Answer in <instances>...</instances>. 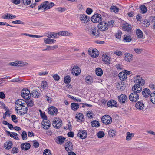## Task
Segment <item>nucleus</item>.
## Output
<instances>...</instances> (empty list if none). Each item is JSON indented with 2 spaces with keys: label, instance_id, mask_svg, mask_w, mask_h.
I'll use <instances>...</instances> for the list:
<instances>
[{
  "label": "nucleus",
  "instance_id": "38",
  "mask_svg": "<svg viewBox=\"0 0 155 155\" xmlns=\"http://www.w3.org/2000/svg\"><path fill=\"white\" fill-rule=\"evenodd\" d=\"M86 82L88 84H90L92 82V78L91 76H87L85 78Z\"/></svg>",
  "mask_w": 155,
  "mask_h": 155
},
{
  "label": "nucleus",
  "instance_id": "31",
  "mask_svg": "<svg viewBox=\"0 0 155 155\" xmlns=\"http://www.w3.org/2000/svg\"><path fill=\"white\" fill-rule=\"evenodd\" d=\"M25 103L28 108L31 107L34 105V102L31 100H26Z\"/></svg>",
  "mask_w": 155,
  "mask_h": 155
},
{
  "label": "nucleus",
  "instance_id": "15",
  "mask_svg": "<svg viewBox=\"0 0 155 155\" xmlns=\"http://www.w3.org/2000/svg\"><path fill=\"white\" fill-rule=\"evenodd\" d=\"M65 148L68 152L71 151L73 149V145L72 143L70 141L66 142L65 144Z\"/></svg>",
  "mask_w": 155,
  "mask_h": 155
},
{
  "label": "nucleus",
  "instance_id": "23",
  "mask_svg": "<svg viewBox=\"0 0 155 155\" xmlns=\"http://www.w3.org/2000/svg\"><path fill=\"white\" fill-rule=\"evenodd\" d=\"M43 122H44V123L42 124L43 127L44 129H48L50 126V121L47 119H46L43 120V121L42 122V123Z\"/></svg>",
  "mask_w": 155,
  "mask_h": 155
},
{
  "label": "nucleus",
  "instance_id": "63",
  "mask_svg": "<svg viewBox=\"0 0 155 155\" xmlns=\"http://www.w3.org/2000/svg\"><path fill=\"white\" fill-rule=\"evenodd\" d=\"M12 23L16 24H23V22L19 20L13 21Z\"/></svg>",
  "mask_w": 155,
  "mask_h": 155
},
{
  "label": "nucleus",
  "instance_id": "5",
  "mask_svg": "<svg viewBox=\"0 0 155 155\" xmlns=\"http://www.w3.org/2000/svg\"><path fill=\"white\" fill-rule=\"evenodd\" d=\"M91 20L93 22L97 23L101 21L102 19L100 14H94L91 18Z\"/></svg>",
  "mask_w": 155,
  "mask_h": 155
},
{
  "label": "nucleus",
  "instance_id": "40",
  "mask_svg": "<svg viewBox=\"0 0 155 155\" xmlns=\"http://www.w3.org/2000/svg\"><path fill=\"white\" fill-rule=\"evenodd\" d=\"M25 104H17L16 103H15V108L16 110L18 111V110H20L22 108H21V107H25V105H24Z\"/></svg>",
  "mask_w": 155,
  "mask_h": 155
},
{
  "label": "nucleus",
  "instance_id": "52",
  "mask_svg": "<svg viewBox=\"0 0 155 155\" xmlns=\"http://www.w3.org/2000/svg\"><path fill=\"white\" fill-rule=\"evenodd\" d=\"M11 118L12 120L14 122H15V123H16L18 122V120H16L17 118L16 116V115H12L11 116Z\"/></svg>",
  "mask_w": 155,
  "mask_h": 155
},
{
  "label": "nucleus",
  "instance_id": "45",
  "mask_svg": "<svg viewBox=\"0 0 155 155\" xmlns=\"http://www.w3.org/2000/svg\"><path fill=\"white\" fill-rule=\"evenodd\" d=\"M62 121L61 120L58 121V123L56 124L53 126L55 128H59L62 126Z\"/></svg>",
  "mask_w": 155,
  "mask_h": 155
},
{
  "label": "nucleus",
  "instance_id": "61",
  "mask_svg": "<svg viewBox=\"0 0 155 155\" xmlns=\"http://www.w3.org/2000/svg\"><path fill=\"white\" fill-rule=\"evenodd\" d=\"M134 50L135 52L137 54H140L141 53L143 50L141 48H136L134 49Z\"/></svg>",
  "mask_w": 155,
  "mask_h": 155
},
{
  "label": "nucleus",
  "instance_id": "21",
  "mask_svg": "<svg viewBox=\"0 0 155 155\" xmlns=\"http://www.w3.org/2000/svg\"><path fill=\"white\" fill-rule=\"evenodd\" d=\"M9 64L12 66H23L25 65V64L21 61H18L11 62L9 63Z\"/></svg>",
  "mask_w": 155,
  "mask_h": 155
},
{
  "label": "nucleus",
  "instance_id": "28",
  "mask_svg": "<svg viewBox=\"0 0 155 155\" xmlns=\"http://www.w3.org/2000/svg\"><path fill=\"white\" fill-rule=\"evenodd\" d=\"M132 41V38L130 35H125L123 36V41L124 42H130Z\"/></svg>",
  "mask_w": 155,
  "mask_h": 155
},
{
  "label": "nucleus",
  "instance_id": "14",
  "mask_svg": "<svg viewBox=\"0 0 155 155\" xmlns=\"http://www.w3.org/2000/svg\"><path fill=\"white\" fill-rule=\"evenodd\" d=\"M80 19L82 22L87 23L90 20V18L86 15L84 14H81L80 15Z\"/></svg>",
  "mask_w": 155,
  "mask_h": 155
},
{
  "label": "nucleus",
  "instance_id": "51",
  "mask_svg": "<svg viewBox=\"0 0 155 155\" xmlns=\"http://www.w3.org/2000/svg\"><path fill=\"white\" fill-rule=\"evenodd\" d=\"M43 155H51V151L49 149H45L43 152Z\"/></svg>",
  "mask_w": 155,
  "mask_h": 155
},
{
  "label": "nucleus",
  "instance_id": "48",
  "mask_svg": "<svg viewBox=\"0 0 155 155\" xmlns=\"http://www.w3.org/2000/svg\"><path fill=\"white\" fill-rule=\"evenodd\" d=\"M98 137L101 138L104 136V134L103 131H99L97 134Z\"/></svg>",
  "mask_w": 155,
  "mask_h": 155
},
{
  "label": "nucleus",
  "instance_id": "58",
  "mask_svg": "<svg viewBox=\"0 0 155 155\" xmlns=\"http://www.w3.org/2000/svg\"><path fill=\"white\" fill-rule=\"evenodd\" d=\"M18 152V148L15 147H13L12 150V153L14 154L17 153Z\"/></svg>",
  "mask_w": 155,
  "mask_h": 155
},
{
  "label": "nucleus",
  "instance_id": "32",
  "mask_svg": "<svg viewBox=\"0 0 155 155\" xmlns=\"http://www.w3.org/2000/svg\"><path fill=\"white\" fill-rule=\"evenodd\" d=\"M79 107V105L75 103H72L71 104V109L73 110H77Z\"/></svg>",
  "mask_w": 155,
  "mask_h": 155
},
{
  "label": "nucleus",
  "instance_id": "25",
  "mask_svg": "<svg viewBox=\"0 0 155 155\" xmlns=\"http://www.w3.org/2000/svg\"><path fill=\"white\" fill-rule=\"evenodd\" d=\"M107 105L108 107H117L118 106V104L116 101L113 100H111L109 101L107 103Z\"/></svg>",
  "mask_w": 155,
  "mask_h": 155
},
{
  "label": "nucleus",
  "instance_id": "59",
  "mask_svg": "<svg viewBox=\"0 0 155 155\" xmlns=\"http://www.w3.org/2000/svg\"><path fill=\"white\" fill-rule=\"evenodd\" d=\"M114 21H110L108 22L107 23V25L108 29L109 27H112L114 25Z\"/></svg>",
  "mask_w": 155,
  "mask_h": 155
},
{
  "label": "nucleus",
  "instance_id": "12",
  "mask_svg": "<svg viewBox=\"0 0 155 155\" xmlns=\"http://www.w3.org/2000/svg\"><path fill=\"white\" fill-rule=\"evenodd\" d=\"M77 136L81 139H85L87 136L86 131L85 130H79Z\"/></svg>",
  "mask_w": 155,
  "mask_h": 155
},
{
  "label": "nucleus",
  "instance_id": "54",
  "mask_svg": "<svg viewBox=\"0 0 155 155\" xmlns=\"http://www.w3.org/2000/svg\"><path fill=\"white\" fill-rule=\"evenodd\" d=\"M22 3L26 5H29L31 3V0H22Z\"/></svg>",
  "mask_w": 155,
  "mask_h": 155
},
{
  "label": "nucleus",
  "instance_id": "20",
  "mask_svg": "<svg viewBox=\"0 0 155 155\" xmlns=\"http://www.w3.org/2000/svg\"><path fill=\"white\" fill-rule=\"evenodd\" d=\"M31 145L29 143L26 142L22 143L21 145V149L23 150H27L30 148Z\"/></svg>",
  "mask_w": 155,
  "mask_h": 155
},
{
  "label": "nucleus",
  "instance_id": "27",
  "mask_svg": "<svg viewBox=\"0 0 155 155\" xmlns=\"http://www.w3.org/2000/svg\"><path fill=\"white\" fill-rule=\"evenodd\" d=\"M122 27L124 31H129L131 30V25L127 23H124Z\"/></svg>",
  "mask_w": 155,
  "mask_h": 155
},
{
  "label": "nucleus",
  "instance_id": "8",
  "mask_svg": "<svg viewBox=\"0 0 155 155\" xmlns=\"http://www.w3.org/2000/svg\"><path fill=\"white\" fill-rule=\"evenodd\" d=\"M98 28L102 31H105L108 29L107 25L105 22H100L98 25Z\"/></svg>",
  "mask_w": 155,
  "mask_h": 155
},
{
  "label": "nucleus",
  "instance_id": "30",
  "mask_svg": "<svg viewBox=\"0 0 155 155\" xmlns=\"http://www.w3.org/2000/svg\"><path fill=\"white\" fill-rule=\"evenodd\" d=\"M119 77L120 80L124 81L126 79L127 75L124 72H121L119 74Z\"/></svg>",
  "mask_w": 155,
  "mask_h": 155
},
{
  "label": "nucleus",
  "instance_id": "18",
  "mask_svg": "<svg viewBox=\"0 0 155 155\" xmlns=\"http://www.w3.org/2000/svg\"><path fill=\"white\" fill-rule=\"evenodd\" d=\"M80 68L78 66H74L72 69L71 73L73 75L77 76L80 74Z\"/></svg>",
  "mask_w": 155,
  "mask_h": 155
},
{
  "label": "nucleus",
  "instance_id": "39",
  "mask_svg": "<svg viewBox=\"0 0 155 155\" xmlns=\"http://www.w3.org/2000/svg\"><path fill=\"white\" fill-rule=\"evenodd\" d=\"M91 125L93 127H97L100 126V123L98 121L94 120L91 122Z\"/></svg>",
  "mask_w": 155,
  "mask_h": 155
},
{
  "label": "nucleus",
  "instance_id": "19",
  "mask_svg": "<svg viewBox=\"0 0 155 155\" xmlns=\"http://www.w3.org/2000/svg\"><path fill=\"white\" fill-rule=\"evenodd\" d=\"M102 58L103 62L106 64H110V60L111 58L106 54H104L102 57Z\"/></svg>",
  "mask_w": 155,
  "mask_h": 155
},
{
  "label": "nucleus",
  "instance_id": "22",
  "mask_svg": "<svg viewBox=\"0 0 155 155\" xmlns=\"http://www.w3.org/2000/svg\"><path fill=\"white\" fill-rule=\"evenodd\" d=\"M57 34V33L51 32H48L45 33L44 35L47 37L50 38H54L56 37Z\"/></svg>",
  "mask_w": 155,
  "mask_h": 155
},
{
  "label": "nucleus",
  "instance_id": "44",
  "mask_svg": "<svg viewBox=\"0 0 155 155\" xmlns=\"http://www.w3.org/2000/svg\"><path fill=\"white\" fill-rule=\"evenodd\" d=\"M47 47L48 48V51L51 50H54L56 48H57L58 47L57 45H55L53 46H47Z\"/></svg>",
  "mask_w": 155,
  "mask_h": 155
},
{
  "label": "nucleus",
  "instance_id": "41",
  "mask_svg": "<svg viewBox=\"0 0 155 155\" xmlns=\"http://www.w3.org/2000/svg\"><path fill=\"white\" fill-rule=\"evenodd\" d=\"M122 35V33L120 31H118L117 33H116L115 36L116 38L120 40L121 38V36Z\"/></svg>",
  "mask_w": 155,
  "mask_h": 155
},
{
  "label": "nucleus",
  "instance_id": "13",
  "mask_svg": "<svg viewBox=\"0 0 155 155\" xmlns=\"http://www.w3.org/2000/svg\"><path fill=\"white\" fill-rule=\"evenodd\" d=\"M133 57V55L128 53H125L124 55V58L127 62H130L132 61Z\"/></svg>",
  "mask_w": 155,
  "mask_h": 155
},
{
  "label": "nucleus",
  "instance_id": "7",
  "mask_svg": "<svg viewBox=\"0 0 155 155\" xmlns=\"http://www.w3.org/2000/svg\"><path fill=\"white\" fill-rule=\"evenodd\" d=\"M21 95L23 98L26 99H29L31 96L30 92L28 89H23L22 90Z\"/></svg>",
  "mask_w": 155,
  "mask_h": 155
},
{
  "label": "nucleus",
  "instance_id": "17",
  "mask_svg": "<svg viewBox=\"0 0 155 155\" xmlns=\"http://www.w3.org/2000/svg\"><path fill=\"white\" fill-rule=\"evenodd\" d=\"M144 104L143 102L139 101L137 102L135 104L136 107L140 110H142L144 108Z\"/></svg>",
  "mask_w": 155,
  "mask_h": 155
},
{
  "label": "nucleus",
  "instance_id": "26",
  "mask_svg": "<svg viewBox=\"0 0 155 155\" xmlns=\"http://www.w3.org/2000/svg\"><path fill=\"white\" fill-rule=\"evenodd\" d=\"M28 107L27 106V105L25 106V107H21V108H22L21 110H21V111H20L19 112V114H20V115L21 116H23L25 114H26L27 112V110H28Z\"/></svg>",
  "mask_w": 155,
  "mask_h": 155
},
{
  "label": "nucleus",
  "instance_id": "10",
  "mask_svg": "<svg viewBox=\"0 0 155 155\" xmlns=\"http://www.w3.org/2000/svg\"><path fill=\"white\" fill-rule=\"evenodd\" d=\"M49 114L52 115H56L58 113V109L55 107L51 106L48 109Z\"/></svg>",
  "mask_w": 155,
  "mask_h": 155
},
{
  "label": "nucleus",
  "instance_id": "36",
  "mask_svg": "<svg viewBox=\"0 0 155 155\" xmlns=\"http://www.w3.org/2000/svg\"><path fill=\"white\" fill-rule=\"evenodd\" d=\"M32 95L34 97L36 98L40 95L39 91H37L36 90H33L32 91Z\"/></svg>",
  "mask_w": 155,
  "mask_h": 155
},
{
  "label": "nucleus",
  "instance_id": "49",
  "mask_svg": "<svg viewBox=\"0 0 155 155\" xmlns=\"http://www.w3.org/2000/svg\"><path fill=\"white\" fill-rule=\"evenodd\" d=\"M22 139L23 140H25L27 139V134L26 132L23 131L21 134Z\"/></svg>",
  "mask_w": 155,
  "mask_h": 155
},
{
  "label": "nucleus",
  "instance_id": "11",
  "mask_svg": "<svg viewBox=\"0 0 155 155\" xmlns=\"http://www.w3.org/2000/svg\"><path fill=\"white\" fill-rule=\"evenodd\" d=\"M89 54L91 57L95 58L97 57L99 53L96 49H90L88 51Z\"/></svg>",
  "mask_w": 155,
  "mask_h": 155
},
{
  "label": "nucleus",
  "instance_id": "37",
  "mask_svg": "<svg viewBox=\"0 0 155 155\" xmlns=\"http://www.w3.org/2000/svg\"><path fill=\"white\" fill-rule=\"evenodd\" d=\"M136 34L137 37L139 38H141L143 37V33L141 30L137 29L136 31Z\"/></svg>",
  "mask_w": 155,
  "mask_h": 155
},
{
  "label": "nucleus",
  "instance_id": "16",
  "mask_svg": "<svg viewBox=\"0 0 155 155\" xmlns=\"http://www.w3.org/2000/svg\"><path fill=\"white\" fill-rule=\"evenodd\" d=\"M65 139V138L63 136H59L55 139V140L57 144L61 145L64 143Z\"/></svg>",
  "mask_w": 155,
  "mask_h": 155
},
{
  "label": "nucleus",
  "instance_id": "46",
  "mask_svg": "<svg viewBox=\"0 0 155 155\" xmlns=\"http://www.w3.org/2000/svg\"><path fill=\"white\" fill-rule=\"evenodd\" d=\"M126 140L127 141L130 140L132 138V134H131L130 133L127 132L126 133Z\"/></svg>",
  "mask_w": 155,
  "mask_h": 155
},
{
  "label": "nucleus",
  "instance_id": "42",
  "mask_svg": "<svg viewBox=\"0 0 155 155\" xmlns=\"http://www.w3.org/2000/svg\"><path fill=\"white\" fill-rule=\"evenodd\" d=\"M140 8L142 14L145 13L147 10V8L145 5H141L140 6Z\"/></svg>",
  "mask_w": 155,
  "mask_h": 155
},
{
  "label": "nucleus",
  "instance_id": "60",
  "mask_svg": "<svg viewBox=\"0 0 155 155\" xmlns=\"http://www.w3.org/2000/svg\"><path fill=\"white\" fill-rule=\"evenodd\" d=\"M114 53L115 54L118 56H121L122 55V53L121 51H119L117 50L114 52Z\"/></svg>",
  "mask_w": 155,
  "mask_h": 155
},
{
  "label": "nucleus",
  "instance_id": "35",
  "mask_svg": "<svg viewBox=\"0 0 155 155\" xmlns=\"http://www.w3.org/2000/svg\"><path fill=\"white\" fill-rule=\"evenodd\" d=\"M95 72L96 74L99 76H101L103 73L102 69L100 68H97L96 69Z\"/></svg>",
  "mask_w": 155,
  "mask_h": 155
},
{
  "label": "nucleus",
  "instance_id": "34",
  "mask_svg": "<svg viewBox=\"0 0 155 155\" xmlns=\"http://www.w3.org/2000/svg\"><path fill=\"white\" fill-rule=\"evenodd\" d=\"M84 118V116L83 114L79 113L76 114V118L77 119L78 121H79V120L81 121L82 119H83Z\"/></svg>",
  "mask_w": 155,
  "mask_h": 155
},
{
  "label": "nucleus",
  "instance_id": "9",
  "mask_svg": "<svg viewBox=\"0 0 155 155\" xmlns=\"http://www.w3.org/2000/svg\"><path fill=\"white\" fill-rule=\"evenodd\" d=\"M118 101L121 104H124L127 102V96L124 94H122L118 96Z\"/></svg>",
  "mask_w": 155,
  "mask_h": 155
},
{
  "label": "nucleus",
  "instance_id": "3",
  "mask_svg": "<svg viewBox=\"0 0 155 155\" xmlns=\"http://www.w3.org/2000/svg\"><path fill=\"white\" fill-rule=\"evenodd\" d=\"M88 31L90 35L94 38H98L100 36L99 30L96 27H91Z\"/></svg>",
  "mask_w": 155,
  "mask_h": 155
},
{
  "label": "nucleus",
  "instance_id": "43",
  "mask_svg": "<svg viewBox=\"0 0 155 155\" xmlns=\"http://www.w3.org/2000/svg\"><path fill=\"white\" fill-rule=\"evenodd\" d=\"M64 82L65 83L68 84L71 81V78L69 76H66L64 78Z\"/></svg>",
  "mask_w": 155,
  "mask_h": 155
},
{
  "label": "nucleus",
  "instance_id": "33",
  "mask_svg": "<svg viewBox=\"0 0 155 155\" xmlns=\"http://www.w3.org/2000/svg\"><path fill=\"white\" fill-rule=\"evenodd\" d=\"M5 147L7 149H9L12 147V142L9 141L5 143L4 144Z\"/></svg>",
  "mask_w": 155,
  "mask_h": 155
},
{
  "label": "nucleus",
  "instance_id": "57",
  "mask_svg": "<svg viewBox=\"0 0 155 155\" xmlns=\"http://www.w3.org/2000/svg\"><path fill=\"white\" fill-rule=\"evenodd\" d=\"M40 115L41 117L43 119V120L47 119V116L46 115L45 112H41Z\"/></svg>",
  "mask_w": 155,
  "mask_h": 155
},
{
  "label": "nucleus",
  "instance_id": "4",
  "mask_svg": "<svg viewBox=\"0 0 155 155\" xmlns=\"http://www.w3.org/2000/svg\"><path fill=\"white\" fill-rule=\"evenodd\" d=\"M134 82L137 84L134 86L137 85V87H140V86H143L145 84V80L143 78L141 77L139 75H137L134 78Z\"/></svg>",
  "mask_w": 155,
  "mask_h": 155
},
{
  "label": "nucleus",
  "instance_id": "24",
  "mask_svg": "<svg viewBox=\"0 0 155 155\" xmlns=\"http://www.w3.org/2000/svg\"><path fill=\"white\" fill-rule=\"evenodd\" d=\"M57 35L61 36H71L73 34L71 32H69L67 31H61L57 33Z\"/></svg>",
  "mask_w": 155,
  "mask_h": 155
},
{
  "label": "nucleus",
  "instance_id": "56",
  "mask_svg": "<svg viewBox=\"0 0 155 155\" xmlns=\"http://www.w3.org/2000/svg\"><path fill=\"white\" fill-rule=\"evenodd\" d=\"M47 83L46 81H42L41 82V86L43 88H45L47 87Z\"/></svg>",
  "mask_w": 155,
  "mask_h": 155
},
{
  "label": "nucleus",
  "instance_id": "6",
  "mask_svg": "<svg viewBox=\"0 0 155 155\" xmlns=\"http://www.w3.org/2000/svg\"><path fill=\"white\" fill-rule=\"evenodd\" d=\"M101 120L102 122L105 124H109L112 121L111 117L108 115H106L103 116L101 118Z\"/></svg>",
  "mask_w": 155,
  "mask_h": 155
},
{
  "label": "nucleus",
  "instance_id": "2",
  "mask_svg": "<svg viewBox=\"0 0 155 155\" xmlns=\"http://www.w3.org/2000/svg\"><path fill=\"white\" fill-rule=\"evenodd\" d=\"M142 94L145 98H147L150 96L151 101L155 104V91L150 94V91L149 89L144 88L142 91Z\"/></svg>",
  "mask_w": 155,
  "mask_h": 155
},
{
  "label": "nucleus",
  "instance_id": "1",
  "mask_svg": "<svg viewBox=\"0 0 155 155\" xmlns=\"http://www.w3.org/2000/svg\"><path fill=\"white\" fill-rule=\"evenodd\" d=\"M133 92L129 96V99L131 101L135 102L139 99V96L141 94L142 88L141 87H137V85L134 86L132 88Z\"/></svg>",
  "mask_w": 155,
  "mask_h": 155
},
{
  "label": "nucleus",
  "instance_id": "47",
  "mask_svg": "<svg viewBox=\"0 0 155 155\" xmlns=\"http://www.w3.org/2000/svg\"><path fill=\"white\" fill-rule=\"evenodd\" d=\"M15 103H16V104H25L24 105H26V104L25 103V102L24 101L21 99H19L18 100H17Z\"/></svg>",
  "mask_w": 155,
  "mask_h": 155
},
{
  "label": "nucleus",
  "instance_id": "62",
  "mask_svg": "<svg viewBox=\"0 0 155 155\" xmlns=\"http://www.w3.org/2000/svg\"><path fill=\"white\" fill-rule=\"evenodd\" d=\"M47 4V9H50L54 5V4L52 2H50L49 3L48 2V3Z\"/></svg>",
  "mask_w": 155,
  "mask_h": 155
},
{
  "label": "nucleus",
  "instance_id": "50",
  "mask_svg": "<svg viewBox=\"0 0 155 155\" xmlns=\"http://www.w3.org/2000/svg\"><path fill=\"white\" fill-rule=\"evenodd\" d=\"M110 9L111 10V11L115 13L118 12L119 10L118 8L115 6H111Z\"/></svg>",
  "mask_w": 155,
  "mask_h": 155
},
{
  "label": "nucleus",
  "instance_id": "29",
  "mask_svg": "<svg viewBox=\"0 0 155 155\" xmlns=\"http://www.w3.org/2000/svg\"><path fill=\"white\" fill-rule=\"evenodd\" d=\"M48 3V1H45L43 2V3L41 4L40 6H38V10H39L41 8H44V11L46 9H47V4Z\"/></svg>",
  "mask_w": 155,
  "mask_h": 155
},
{
  "label": "nucleus",
  "instance_id": "55",
  "mask_svg": "<svg viewBox=\"0 0 155 155\" xmlns=\"http://www.w3.org/2000/svg\"><path fill=\"white\" fill-rule=\"evenodd\" d=\"M44 42L45 44H51V39L49 38H45L44 40Z\"/></svg>",
  "mask_w": 155,
  "mask_h": 155
},
{
  "label": "nucleus",
  "instance_id": "64",
  "mask_svg": "<svg viewBox=\"0 0 155 155\" xmlns=\"http://www.w3.org/2000/svg\"><path fill=\"white\" fill-rule=\"evenodd\" d=\"M115 131L114 130H110L109 131V133L112 135V137H114L115 135Z\"/></svg>",
  "mask_w": 155,
  "mask_h": 155
},
{
  "label": "nucleus",
  "instance_id": "53",
  "mask_svg": "<svg viewBox=\"0 0 155 155\" xmlns=\"http://www.w3.org/2000/svg\"><path fill=\"white\" fill-rule=\"evenodd\" d=\"M94 114L93 113L92 111H88V112L87 113V117H88L90 118H92V116Z\"/></svg>",
  "mask_w": 155,
  "mask_h": 155
}]
</instances>
